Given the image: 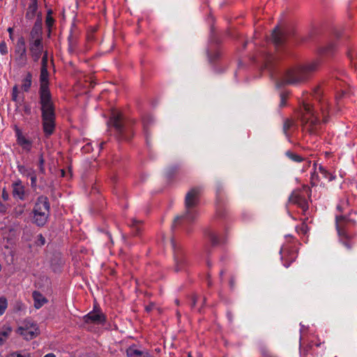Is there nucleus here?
<instances>
[{
	"instance_id": "nucleus-63",
	"label": "nucleus",
	"mask_w": 357,
	"mask_h": 357,
	"mask_svg": "<svg viewBox=\"0 0 357 357\" xmlns=\"http://www.w3.org/2000/svg\"><path fill=\"white\" fill-rule=\"evenodd\" d=\"M44 175H42L41 176L39 177V179H40V182H43L44 181V177H43Z\"/></svg>"
},
{
	"instance_id": "nucleus-4",
	"label": "nucleus",
	"mask_w": 357,
	"mask_h": 357,
	"mask_svg": "<svg viewBox=\"0 0 357 357\" xmlns=\"http://www.w3.org/2000/svg\"><path fill=\"white\" fill-rule=\"evenodd\" d=\"M201 191V188L195 187L187 192L185 197V212L174 218L172 229L178 225L191 223L196 219L198 215L197 206L199 203Z\"/></svg>"
},
{
	"instance_id": "nucleus-33",
	"label": "nucleus",
	"mask_w": 357,
	"mask_h": 357,
	"mask_svg": "<svg viewBox=\"0 0 357 357\" xmlns=\"http://www.w3.org/2000/svg\"><path fill=\"white\" fill-rule=\"evenodd\" d=\"M45 158L43 157V153H40L38 157V175H45Z\"/></svg>"
},
{
	"instance_id": "nucleus-45",
	"label": "nucleus",
	"mask_w": 357,
	"mask_h": 357,
	"mask_svg": "<svg viewBox=\"0 0 357 357\" xmlns=\"http://www.w3.org/2000/svg\"><path fill=\"white\" fill-rule=\"evenodd\" d=\"M314 351H315V348L314 347V345L310 344L307 347L306 352H305L303 354L305 356L314 355V354H316Z\"/></svg>"
},
{
	"instance_id": "nucleus-61",
	"label": "nucleus",
	"mask_w": 357,
	"mask_h": 357,
	"mask_svg": "<svg viewBox=\"0 0 357 357\" xmlns=\"http://www.w3.org/2000/svg\"><path fill=\"white\" fill-rule=\"evenodd\" d=\"M15 356H16V357H24L23 356H22L20 354H16V353H13L12 354V357H15Z\"/></svg>"
},
{
	"instance_id": "nucleus-23",
	"label": "nucleus",
	"mask_w": 357,
	"mask_h": 357,
	"mask_svg": "<svg viewBox=\"0 0 357 357\" xmlns=\"http://www.w3.org/2000/svg\"><path fill=\"white\" fill-rule=\"evenodd\" d=\"M32 296L34 301V307L36 309L40 308L46 303H47V299L38 291H34L32 294Z\"/></svg>"
},
{
	"instance_id": "nucleus-32",
	"label": "nucleus",
	"mask_w": 357,
	"mask_h": 357,
	"mask_svg": "<svg viewBox=\"0 0 357 357\" xmlns=\"http://www.w3.org/2000/svg\"><path fill=\"white\" fill-rule=\"evenodd\" d=\"M319 172L321 174L323 178H325L328 181H332L335 179V176H333L331 173L328 172L324 167L320 165L319 167Z\"/></svg>"
},
{
	"instance_id": "nucleus-57",
	"label": "nucleus",
	"mask_w": 357,
	"mask_h": 357,
	"mask_svg": "<svg viewBox=\"0 0 357 357\" xmlns=\"http://www.w3.org/2000/svg\"><path fill=\"white\" fill-rule=\"evenodd\" d=\"M86 39H87V40H89V41H92V40H93L94 37H93V33H89V34H87V36H86Z\"/></svg>"
},
{
	"instance_id": "nucleus-6",
	"label": "nucleus",
	"mask_w": 357,
	"mask_h": 357,
	"mask_svg": "<svg viewBox=\"0 0 357 357\" xmlns=\"http://www.w3.org/2000/svg\"><path fill=\"white\" fill-rule=\"evenodd\" d=\"M107 124L112 129L115 137L119 141H129L133 137L134 121L125 119L119 111L112 112Z\"/></svg>"
},
{
	"instance_id": "nucleus-34",
	"label": "nucleus",
	"mask_w": 357,
	"mask_h": 357,
	"mask_svg": "<svg viewBox=\"0 0 357 357\" xmlns=\"http://www.w3.org/2000/svg\"><path fill=\"white\" fill-rule=\"evenodd\" d=\"M221 52L219 50H215L214 52L208 51V57L211 63H215L220 57Z\"/></svg>"
},
{
	"instance_id": "nucleus-52",
	"label": "nucleus",
	"mask_w": 357,
	"mask_h": 357,
	"mask_svg": "<svg viewBox=\"0 0 357 357\" xmlns=\"http://www.w3.org/2000/svg\"><path fill=\"white\" fill-rule=\"evenodd\" d=\"M336 209H337L340 213H342L345 208H344V205L340 202L339 204H337V206H336Z\"/></svg>"
},
{
	"instance_id": "nucleus-2",
	"label": "nucleus",
	"mask_w": 357,
	"mask_h": 357,
	"mask_svg": "<svg viewBox=\"0 0 357 357\" xmlns=\"http://www.w3.org/2000/svg\"><path fill=\"white\" fill-rule=\"evenodd\" d=\"M291 35H294V30L290 28H285L281 30L278 26L273 30L272 40L275 45L277 54H268L265 58L264 67L268 69L272 75L275 73V66L281 59L282 54H287L288 50L286 43Z\"/></svg>"
},
{
	"instance_id": "nucleus-25",
	"label": "nucleus",
	"mask_w": 357,
	"mask_h": 357,
	"mask_svg": "<svg viewBox=\"0 0 357 357\" xmlns=\"http://www.w3.org/2000/svg\"><path fill=\"white\" fill-rule=\"evenodd\" d=\"M38 10L37 0H31V2L28 6L26 12L25 17L27 20H33L36 15Z\"/></svg>"
},
{
	"instance_id": "nucleus-12",
	"label": "nucleus",
	"mask_w": 357,
	"mask_h": 357,
	"mask_svg": "<svg viewBox=\"0 0 357 357\" xmlns=\"http://www.w3.org/2000/svg\"><path fill=\"white\" fill-rule=\"evenodd\" d=\"M83 321L86 324L104 325L107 321V317L101 310L94 306L93 310L85 314Z\"/></svg>"
},
{
	"instance_id": "nucleus-20",
	"label": "nucleus",
	"mask_w": 357,
	"mask_h": 357,
	"mask_svg": "<svg viewBox=\"0 0 357 357\" xmlns=\"http://www.w3.org/2000/svg\"><path fill=\"white\" fill-rule=\"evenodd\" d=\"M79 31L75 22L72 23L70 29V34L68 37V50L74 51L77 45V40Z\"/></svg>"
},
{
	"instance_id": "nucleus-59",
	"label": "nucleus",
	"mask_w": 357,
	"mask_h": 357,
	"mask_svg": "<svg viewBox=\"0 0 357 357\" xmlns=\"http://www.w3.org/2000/svg\"><path fill=\"white\" fill-rule=\"evenodd\" d=\"M13 28H11V27H9V28L8 29V33H9V34H10V38L11 39H13V38H12V33H13Z\"/></svg>"
},
{
	"instance_id": "nucleus-35",
	"label": "nucleus",
	"mask_w": 357,
	"mask_h": 357,
	"mask_svg": "<svg viewBox=\"0 0 357 357\" xmlns=\"http://www.w3.org/2000/svg\"><path fill=\"white\" fill-rule=\"evenodd\" d=\"M31 181V187L36 190L37 188V179H38V175L36 173V171L33 169L32 172L29 175V177Z\"/></svg>"
},
{
	"instance_id": "nucleus-31",
	"label": "nucleus",
	"mask_w": 357,
	"mask_h": 357,
	"mask_svg": "<svg viewBox=\"0 0 357 357\" xmlns=\"http://www.w3.org/2000/svg\"><path fill=\"white\" fill-rule=\"evenodd\" d=\"M284 154L289 160L294 162L299 163L305 160L301 155L291 151H287Z\"/></svg>"
},
{
	"instance_id": "nucleus-14",
	"label": "nucleus",
	"mask_w": 357,
	"mask_h": 357,
	"mask_svg": "<svg viewBox=\"0 0 357 357\" xmlns=\"http://www.w3.org/2000/svg\"><path fill=\"white\" fill-rule=\"evenodd\" d=\"M17 144L26 152H29L33 146V141L27 137L17 126L14 128Z\"/></svg>"
},
{
	"instance_id": "nucleus-30",
	"label": "nucleus",
	"mask_w": 357,
	"mask_h": 357,
	"mask_svg": "<svg viewBox=\"0 0 357 357\" xmlns=\"http://www.w3.org/2000/svg\"><path fill=\"white\" fill-rule=\"evenodd\" d=\"M53 11L50 9L47 12V15L45 18V25L48 29L49 35L51 33L52 27L54 26L55 20L52 17Z\"/></svg>"
},
{
	"instance_id": "nucleus-50",
	"label": "nucleus",
	"mask_w": 357,
	"mask_h": 357,
	"mask_svg": "<svg viewBox=\"0 0 357 357\" xmlns=\"http://www.w3.org/2000/svg\"><path fill=\"white\" fill-rule=\"evenodd\" d=\"M143 124H144V133H145V135H146V139L148 140V137H149V132H148V128H147V122H146V119H144V121H143Z\"/></svg>"
},
{
	"instance_id": "nucleus-8",
	"label": "nucleus",
	"mask_w": 357,
	"mask_h": 357,
	"mask_svg": "<svg viewBox=\"0 0 357 357\" xmlns=\"http://www.w3.org/2000/svg\"><path fill=\"white\" fill-rule=\"evenodd\" d=\"M303 109L309 117H303V128L311 135H318L321 130V122L315 114L313 106L308 102H303Z\"/></svg>"
},
{
	"instance_id": "nucleus-55",
	"label": "nucleus",
	"mask_w": 357,
	"mask_h": 357,
	"mask_svg": "<svg viewBox=\"0 0 357 357\" xmlns=\"http://www.w3.org/2000/svg\"><path fill=\"white\" fill-rule=\"evenodd\" d=\"M341 203L344 205V208L349 206V202L347 199L345 200H342Z\"/></svg>"
},
{
	"instance_id": "nucleus-54",
	"label": "nucleus",
	"mask_w": 357,
	"mask_h": 357,
	"mask_svg": "<svg viewBox=\"0 0 357 357\" xmlns=\"http://www.w3.org/2000/svg\"><path fill=\"white\" fill-rule=\"evenodd\" d=\"M289 252V251L286 250L285 249H283V248H281L280 249V253L281 254V259H284V255L286 253Z\"/></svg>"
},
{
	"instance_id": "nucleus-62",
	"label": "nucleus",
	"mask_w": 357,
	"mask_h": 357,
	"mask_svg": "<svg viewBox=\"0 0 357 357\" xmlns=\"http://www.w3.org/2000/svg\"><path fill=\"white\" fill-rule=\"evenodd\" d=\"M227 317H228V319H229L230 321H231V319H232V316H231V312H227Z\"/></svg>"
},
{
	"instance_id": "nucleus-3",
	"label": "nucleus",
	"mask_w": 357,
	"mask_h": 357,
	"mask_svg": "<svg viewBox=\"0 0 357 357\" xmlns=\"http://www.w3.org/2000/svg\"><path fill=\"white\" fill-rule=\"evenodd\" d=\"M320 63V60H317L302 67H294L287 69L277 78V86H282L286 84H298L305 82L309 78L310 73L318 69Z\"/></svg>"
},
{
	"instance_id": "nucleus-41",
	"label": "nucleus",
	"mask_w": 357,
	"mask_h": 357,
	"mask_svg": "<svg viewBox=\"0 0 357 357\" xmlns=\"http://www.w3.org/2000/svg\"><path fill=\"white\" fill-rule=\"evenodd\" d=\"M12 100L17 102L18 100L19 90L17 85L13 87L12 90Z\"/></svg>"
},
{
	"instance_id": "nucleus-44",
	"label": "nucleus",
	"mask_w": 357,
	"mask_h": 357,
	"mask_svg": "<svg viewBox=\"0 0 357 357\" xmlns=\"http://www.w3.org/2000/svg\"><path fill=\"white\" fill-rule=\"evenodd\" d=\"M260 351L261 354L264 356V357H269V356L271 355L269 349L265 346L261 347L260 348Z\"/></svg>"
},
{
	"instance_id": "nucleus-48",
	"label": "nucleus",
	"mask_w": 357,
	"mask_h": 357,
	"mask_svg": "<svg viewBox=\"0 0 357 357\" xmlns=\"http://www.w3.org/2000/svg\"><path fill=\"white\" fill-rule=\"evenodd\" d=\"M7 210L8 206L0 200V213L5 214Z\"/></svg>"
},
{
	"instance_id": "nucleus-1",
	"label": "nucleus",
	"mask_w": 357,
	"mask_h": 357,
	"mask_svg": "<svg viewBox=\"0 0 357 357\" xmlns=\"http://www.w3.org/2000/svg\"><path fill=\"white\" fill-rule=\"evenodd\" d=\"M47 68H40L39 104L40 105L43 130L45 137L52 135L56 127L55 106L49 89Z\"/></svg>"
},
{
	"instance_id": "nucleus-56",
	"label": "nucleus",
	"mask_w": 357,
	"mask_h": 357,
	"mask_svg": "<svg viewBox=\"0 0 357 357\" xmlns=\"http://www.w3.org/2000/svg\"><path fill=\"white\" fill-rule=\"evenodd\" d=\"M24 111L26 114H31V107L29 106H25L24 108Z\"/></svg>"
},
{
	"instance_id": "nucleus-22",
	"label": "nucleus",
	"mask_w": 357,
	"mask_h": 357,
	"mask_svg": "<svg viewBox=\"0 0 357 357\" xmlns=\"http://www.w3.org/2000/svg\"><path fill=\"white\" fill-rule=\"evenodd\" d=\"M33 75L31 72L26 73L25 76L22 79L21 89L24 92H29L32 86Z\"/></svg>"
},
{
	"instance_id": "nucleus-46",
	"label": "nucleus",
	"mask_w": 357,
	"mask_h": 357,
	"mask_svg": "<svg viewBox=\"0 0 357 357\" xmlns=\"http://www.w3.org/2000/svg\"><path fill=\"white\" fill-rule=\"evenodd\" d=\"M296 259V255L294 253H292V255L289 257V258L288 259H287L289 262L287 263V262H284V266L285 267H289L291 264V262H293Z\"/></svg>"
},
{
	"instance_id": "nucleus-19",
	"label": "nucleus",
	"mask_w": 357,
	"mask_h": 357,
	"mask_svg": "<svg viewBox=\"0 0 357 357\" xmlns=\"http://www.w3.org/2000/svg\"><path fill=\"white\" fill-rule=\"evenodd\" d=\"M42 29H43V18L41 13H38L37 19L34 23V25L30 32V39H40L42 38Z\"/></svg>"
},
{
	"instance_id": "nucleus-43",
	"label": "nucleus",
	"mask_w": 357,
	"mask_h": 357,
	"mask_svg": "<svg viewBox=\"0 0 357 357\" xmlns=\"http://www.w3.org/2000/svg\"><path fill=\"white\" fill-rule=\"evenodd\" d=\"M0 53L2 55H6L8 54L7 45L4 41L0 43Z\"/></svg>"
},
{
	"instance_id": "nucleus-37",
	"label": "nucleus",
	"mask_w": 357,
	"mask_h": 357,
	"mask_svg": "<svg viewBox=\"0 0 357 357\" xmlns=\"http://www.w3.org/2000/svg\"><path fill=\"white\" fill-rule=\"evenodd\" d=\"M296 231L298 234H305L308 231V227L307 224L303 222L301 225L296 227Z\"/></svg>"
},
{
	"instance_id": "nucleus-5",
	"label": "nucleus",
	"mask_w": 357,
	"mask_h": 357,
	"mask_svg": "<svg viewBox=\"0 0 357 357\" xmlns=\"http://www.w3.org/2000/svg\"><path fill=\"white\" fill-rule=\"evenodd\" d=\"M352 214H357V211L351 209L345 215H337L335 218V229L340 238V241L349 250L355 245L353 241V234L349 231V226L355 227L357 219L352 218Z\"/></svg>"
},
{
	"instance_id": "nucleus-18",
	"label": "nucleus",
	"mask_w": 357,
	"mask_h": 357,
	"mask_svg": "<svg viewBox=\"0 0 357 357\" xmlns=\"http://www.w3.org/2000/svg\"><path fill=\"white\" fill-rule=\"evenodd\" d=\"M337 50V45L334 42H329L321 45L318 49V54L321 59L330 58L334 55Z\"/></svg>"
},
{
	"instance_id": "nucleus-28",
	"label": "nucleus",
	"mask_w": 357,
	"mask_h": 357,
	"mask_svg": "<svg viewBox=\"0 0 357 357\" xmlns=\"http://www.w3.org/2000/svg\"><path fill=\"white\" fill-rule=\"evenodd\" d=\"M12 332V328L9 326H3L0 331V345L3 344Z\"/></svg>"
},
{
	"instance_id": "nucleus-10",
	"label": "nucleus",
	"mask_w": 357,
	"mask_h": 357,
	"mask_svg": "<svg viewBox=\"0 0 357 357\" xmlns=\"http://www.w3.org/2000/svg\"><path fill=\"white\" fill-rule=\"evenodd\" d=\"M15 61L19 68L24 67L27 63L26 42L23 36H20L15 44Z\"/></svg>"
},
{
	"instance_id": "nucleus-13",
	"label": "nucleus",
	"mask_w": 357,
	"mask_h": 357,
	"mask_svg": "<svg viewBox=\"0 0 357 357\" xmlns=\"http://www.w3.org/2000/svg\"><path fill=\"white\" fill-rule=\"evenodd\" d=\"M323 96V91L321 88L318 86L313 91V96L315 99L319 101L320 105V110L322 114V121L324 123H328L329 116H328V109L329 105L328 100L325 99Z\"/></svg>"
},
{
	"instance_id": "nucleus-47",
	"label": "nucleus",
	"mask_w": 357,
	"mask_h": 357,
	"mask_svg": "<svg viewBox=\"0 0 357 357\" xmlns=\"http://www.w3.org/2000/svg\"><path fill=\"white\" fill-rule=\"evenodd\" d=\"M14 213L16 217H19L24 213V208L22 206H20L19 208H15Z\"/></svg>"
},
{
	"instance_id": "nucleus-9",
	"label": "nucleus",
	"mask_w": 357,
	"mask_h": 357,
	"mask_svg": "<svg viewBox=\"0 0 357 357\" xmlns=\"http://www.w3.org/2000/svg\"><path fill=\"white\" fill-rule=\"evenodd\" d=\"M171 245L173 250L174 271L185 272L190 266V261L183 250L182 245L177 243L174 238H171Z\"/></svg>"
},
{
	"instance_id": "nucleus-11",
	"label": "nucleus",
	"mask_w": 357,
	"mask_h": 357,
	"mask_svg": "<svg viewBox=\"0 0 357 357\" xmlns=\"http://www.w3.org/2000/svg\"><path fill=\"white\" fill-rule=\"evenodd\" d=\"M20 335L26 340L35 338L39 334L37 324L30 319H25L17 328Z\"/></svg>"
},
{
	"instance_id": "nucleus-64",
	"label": "nucleus",
	"mask_w": 357,
	"mask_h": 357,
	"mask_svg": "<svg viewBox=\"0 0 357 357\" xmlns=\"http://www.w3.org/2000/svg\"><path fill=\"white\" fill-rule=\"evenodd\" d=\"M105 142H101V143L100 144V149H102L103 145L105 144Z\"/></svg>"
},
{
	"instance_id": "nucleus-53",
	"label": "nucleus",
	"mask_w": 357,
	"mask_h": 357,
	"mask_svg": "<svg viewBox=\"0 0 357 357\" xmlns=\"http://www.w3.org/2000/svg\"><path fill=\"white\" fill-rule=\"evenodd\" d=\"M197 296H193L192 298V303H191V307H194L197 303Z\"/></svg>"
},
{
	"instance_id": "nucleus-49",
	"label": "nucleus",
	"mask_w": 357,
	"mask_h": 357,
	"mask_svg": "<svg viewBox=\"0 0 357 357\" xmlns=\"http://www.w3.org/2000/svg\"><path fill=\"white\" fill-rule=\"evenodd\" d=\"M1 197L3 201L6 202L9 199V194L6 191V188H3L1 193Z\"/></svg>"
},
{
	"instance_id": "nucleus-40",
	"label": "nucleus",
	"mask_w": 357,
	"mask_h": 357,
	"mask_svg": "<svg viewBox=\"0 0 357 357\" xmlns=\"http://www.w3.org/2000/svg\"><path fill=\"white\" fill-rule=\"evenodd\" d=\"M287 97H288L287 93H284V92L280 93V107H283L286 106Z\"/></svg>"
},
{
	"instance_id": "nucleus-21",
	"label": "nucleus",
	"mask_w": 357,
	"mask_h": 357,
	"mask_svg": "<svg viewBox=\"0 0 357 357\" xmlns=\"http://www.w3.org/2000/svg\"><path fill=\"white\" fill-rule=\"evenodd\" d=\"M13 187V196L16 199L24 200L25 199V188L22 184L21 180H17L12 184Z\"/></svg>"
},
{
	"instance_id": "nucleus-16",
	"label": "nucleus",
	"mask_w": 357,
	"mask_h": 357,
	"mask_svg": "<svg viewBox=\"0 0 357 357\" xmlns=\"http://www.w3.org/2000/svg\"><path fill=\"white\" fill-rule=\"evenodd\" d=\"M29 51L34 62H37L43 52V40L33 39L29 40Z\"/></svg>"
},
{
	"instance_id": "nucleus-51",
	"label": "nucleus",
	"mask_w": 357,
	"mask_h": 357,
	"mask_svg": "<svg viewBox=\"0 0 357 357\" xmlns=\"http://www.w3.org/2000/svg\"><path fill=\"white\" fill-rule=\"evenodd\" d=\"M317 178H318V176L315 173L312 174V176H311V185L312 186L317 185V183H316L315 181Z\"/></svg>"
},
{
	"instance_id": "nucleus-38",
	"label": "nucleus",
	"mask_w": 357,
	"mask_h": 357,
	"mask_svg": "<svg viewBox=\"0 0 357 357\" xmlns=\"http://www.w3.org/2000/svg\"><path fill=\"white\" fill-rule=\"evenodd\" d=\"M292 125H293V123L289 119H286L284 121L282 130H283V132L285 135H287L288 130L290 129V128L292 126Z\"/></svg>"
},
{
	"instance_id": "nucleus-36",
	"label": "nucleus",
	"mask_w": 357,
	"mask_h": 357,
	"mask_svg": "<svg viewBox=\"0 0 357 357\" xmlns=\"http://www.w3.org/2000/svg\"><path fill=\"white\" fill-rule=\"evenodd\" d=\"M8 307V301L4 296L0 297V317L4 314Z\"/></svg>"
},
{
	"instance_id": "nucleus-58",
	"label": "nucleus",
	"mask_w": 357,
	"mask_h": 357,
	"mask_svg": "<svg viewBox=\"0 0 357 357\" xmlns=\"http://www.w3.org/2000/svg\"><path fill=\"white\" fill-rule=\"evenodd\" d=\"M348 56L349 57V59L351 60H353L354 57V52L353 51H349L348 52Z\"/></svg>"
},
{
	"instance_id": "nucleus-24",
	"label": "nucleus",
	"mask_w": 357,
	"mask_h": 357,
	"mask_svg": "<svg viewBox=\"0 0 357 357\" xmlns=\"http://www.w3.org/2000/svg\"><path fill=\"white\" fill-rule=\"evenodd\" d=\"M206 235L208 236L213 245H218L224 241V239L221 238L215 231L212 229H208L206 231Z\"/></svg>"
},
{
	"instance_id": "nucleus-7",
	"label": "nucleus",
	"mask_w": 357,
	"mask_h": 357,
	"mask_svg": "<svg viewBox=\"0 0 357 357\" xmlns=\"http://www.w3.org/2000/svg\"><path fill=\"white\" fill-rule=\"evenodd\" d=\"M32 222L39 227L47 223L50 215V203L49 199L44 195L37 197L33 211Z\"/></svg>"
},
{
	"instance_id": "nucleus-15",
	"label": "nucleus",
	"mask_w": 357,
	"mask_h": 357,
	"mask_svg": "<svg viewBox=\"0 0 357 357\" xmlns=\"http://www.w3.org/2000/svg\"><path fill=\"white\" fill-rule=\"evenodd\" d=\"M223 188L218 184L216 187V212L215 218L224 219L227 216V211L223 203Z\"/></svg>"
},
{
	"instance_id": "nucleus-27",
	"label": "nucleus",
	"mask_w": 357,
	"mask_h": 357,
	"mask_svg": "<svg viewBox=\"0 0 357 357\" xmlns=\"http://www.w3.org/2000/svg\"><path fill=\"white\" fill-rule=\"evenodd\" d=\"M142 223V221L136 219H132L130 220L129 225L131 227L132 232L134 236H138L140 234Z\"/></svg>"
},
{
	"instance_id": "nucleus-29",
	"label": "nucleus",
	"mask_w": 357,
	"mask_h": 357,
	"mask_svg": "<svg viewBox=\"0 0 357 357\" xmlns=\"http://www.w3.org/2000/svg\"><path fill=\"white\" fill-rule=\"evenodd\" d=\"M17 169L18 172L24 177H29V175L32 172L33 169L32 167L25 166L24 165L17 162Z\"/></svg>"
},
{
	"instance_id": "nucleus-39",
	"label": "nucleus",
	"mask_w": 357,
	"mask_h": 357,
	"mask_svg": "<svg viewBox=\"0 0 357 357\" xmlns=\"http://www.w3.org/2000/svg\"><path fill=\"white\" fill-rule=\"evenodd\" d=\"M45 243H46L45 238L43 236L42 234H39L36 236V244L38 246H43L45 244Z\"/></svg>"
},
{
	"instance_id": "nucleus-17",
	"label": "nucleus",
	"mask_w": 357,
	"mask_h": 357,
	"mask_svg": "<svg viewBox=\"0 0 357 357\" xmlns=\"http://www.w3.org/2000/svg\"><path fill=\"white\" fill-rule=\"evenodd\" d=\"M289 202L300 207L303 212L308 210V203L305 197L298 191H293L289 197Z\"/></svg>"
},
{
	"instance_id": "nucleus-60",
	"label": "nucleus",
	"mask_w": 357,
	"mask_h": 357,
	"mask_svg": "<svg viewBox=\"0 0 357 357\" xmlns=\"http://www.w3.org/2000/svg\"><path fill=\"white\" fill-rule=\"evenodd\" d=\"M43 357H56L55 355L52 353H49L46 355H45Z\"/></svg>"
},
{
	"instance_id": "nucleus-42",
	"label": "nucleus",
	"mask_w": 357,
	"mask_h": 357,
	"mask_svg": "<svg viewBox=\"0 0 357 357\" xmlns=\"http://www.w3.org/2000/svg\"><path fill=\"white\" fill-rule=\"evenodd\" d=\"M48 54L47 52H45L44 54L42 56L41 61V68H48Z\"/></svg>"
},
{
	"instance_id": "nucleus-26",
	"label": "nucleus",
	"mask_w": 357,
	"mask_h": 357,
	"mask_svg": "<svg viewBox=\"0 0 357 357\" xmlns=\"http://www.w3.org/2000/svg\"><path fill=\"white\" fill-rule=\"evenodd\" d=\"M127 357L142 356L144 351L142 350L141 347L136 344H132L126 349Z\"/></svg>"
}]
</instances>
